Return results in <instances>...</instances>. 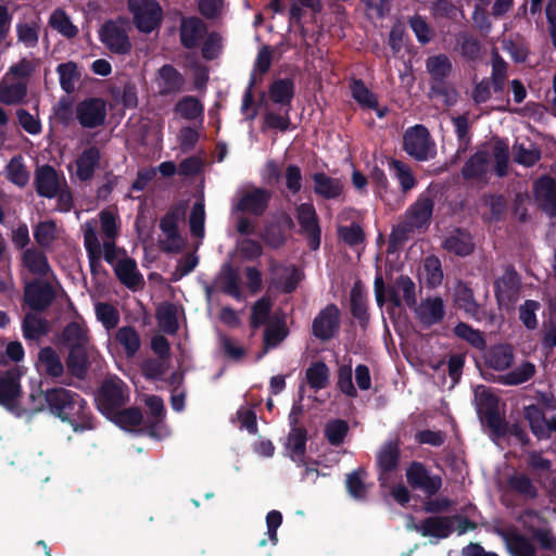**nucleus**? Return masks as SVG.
<instances>
[{
  "label": "nucleus",
  "instance_id": "nucleus-1",
  "mask_svg": "<svg viewBox=\"0 0 556 556\" xmlns=\"http://www.w3.org/2000/svg\"><path fill=\"white\" fill-rule=\"evenodd\" d=\"M45 399L51 412L67 421L74 431H84L92 428L90 412L86 402L77 394H73L66 389L55 388L48 390Z\"/></svg>",
  "mask_w": 556,
  "mask_h": 556
},
{
  "label": "nucleus",
  "instance_id": "nucleus-2",
  "mask_svg": "<svg viewBox=\"0 0 556 556\" xmlns=\"http://www.w3.org/2000/svg\"><path fill=\"white\" fill-rule=\"evenodd\" d=\"M130 24L126 18L105 22L99 29V40L114 54H127L131 50Z\"/></svg>",
  "mask_w": 556,
  "mask_h": 556
},
{
  "label": "nucleus",
  "instance_id": "nucleus-3",
  "mask_svg": "<svg viewBox=\"0 0 556 556\" xmlns=\"http://www.w3.org/2000/svg\"><path fill=\"white\" fill-rule=\"evenodd\" d=\"M99 239L101 241L102 248L104 249V260L109 264H113L118 254V250L115 243L121 231L118 213L111 208L102 210L99 213Z\"/></svg>",
  "mask_w": 556,
  "mask_h": 556
},
{
  "label": "nucleus",
  "instance_id": "nucleus-4",
  "mask_svg": "<svg viewBox=\"0 0 556 556\" xmlns=\"http://www.w3.org/2000/svg\"><path fill=\"white\" fill-rule=\"evenodd\" d=\"M404 150L417 161H427L435 155V143L422 125L408 128L404 135Z\"/></svg>",
  "mask_w": 556,
  "mask_h": 556
},
{
  "label": "nucleus",
  "instance_id": "nucleus-5",
  "mask_svg": "<svg viewBox=\"0 0 556 556\" xmlns=\"http://www.w3.org/2000/svg\"><path fill=\"white\" fill-rule=\"evenodd\" d=\"M136 27L142 33H151L162 21V8L155 0H128Z\"/></svg>",
  "mask_w": 556,
  "mask_h": 556
},
{
  "label": "nucleus",
  "instance_id": "nucleus-6",
  "mask_svg": "<svg viewBox=\"0 0 556 556\" xmlns=\"http://www.w3.org/2000/svg\"><path fill=\"white\" fill-rule=\"evenodd\" d=\"M271 199L270 191L248 187L237 191L233 211L248 213L254 216H261L265 213Z\"/></svg>",
  "mask_w": 556,
  "mask_h": 556
},
{
  "label": "nucleus",
  "instance_id": "nucleus-7",
  "mask_svg": "<svg viewBox=\"0 0 556 556\" xmlns=\"http://www.w3.org/2000/svg\"><path fill=\"white\" fill-rule=\"evenodd\" d=\"M433 201L427 195H420L407 210L404 222L399 226L403 232L426 227L432 216Z\"/></svg>",
  "mask_w": 556,
  "mask_h": 556
},
{
  "label": "nucleus",
  "instance_id": "nucleus-8",
  "mask_svg": "<svg viewBox=\"0 0 556 556\" xmlns=\"http://www.w3.org/2000/svg\"><path fill=\"white\" fill-rule=\"evenodd\" d=\"M126 400L125 383L118 378L106 379L97 397L99 407L106 413L121 407L126 403Z\"/></svg>",
  "mask_w": 556,
  "mask_h": 556
},
{
  "label": "nucleus",
  "instance_id": "nucleus-9",
  "mask_svg": "<svg viewBox=\"0 0 556 556\" xmlns=\"http://www.w3.org/2000/svg\"><path fill=\"white\" fill-rule=\"evenodd\" d=\"M76 117L85 128L101 126L106 117V104L98 98L84 100L76 106Z\"/></svg>",
  "mask_w": 556,
  "mask_h": 556
},
{
  "label": "nucleus",
  "instance_id": "nucleus-10",
  "mask_svg": "<svg viewBox=\"0 0 556 556\" xmlns=\"http://www.w3.org/2000/svg\"><path fill=\"white\" fill-rule=\"evenodd\" d=\"M406 479L414 489H419L428 495L435 494L442 480L439 476H431L420 463H412L406 469Z\"/></svg>",
  "mask_w": 556,
  "mask_h": 556
},
{
  "label": "nucleus",
  "instance_id": "nucleus-11",
  "mask_svg": "<svg viewBox=\"0 0 556 556\" xmlns=\"http://www.w3.org/2000/svg\"><path fill=\"white\" fill-rule=\"evenodd\" d=\"M98 223L93 219L81 225L84 235V245L88 254L90 268L97 273L101 267V258H104V249L101 245L99 235L97 232Z\"/></svg>",
  "mask_w": 556,
  "mask_h": 556
},
{
  "label": "nucleus",
  "instance_id": "nucleus-12",
  "mask_svg": "<svg viewBox=\"0 0 556 556\" xmlns=\"http://www.w3.org/2000/svg\"><path fill=\"white\" fill-rule=\"evenodd\" d=\"M65 184V179L50 165H42L35 173L36 190L40 197L54 198Z\"/></svg>",
  "mask_w": 556,
  "mask_h": 556
},
{
  "label": "nucleus",
  "instance_id": "nucleus-13",
  "mask_svg": "<svg viewBox=\"0 0 556 556\" xmlns=\"http://www.w3.org/2000/svg\"><path fill=\"white\" fill-rule=\"evenodd\" d=\"M339 316L336 305L326 306L313 320V334L323 341L331 339L339 329Z\"/></svg>",
  "mask_w": 556,
  "mask_h": 556
},
{
  "label": "nucleus",
  "instance_id": "nucleus-14",
  "mask_svg": "<svg viewBox=\"0 0 556 556\" xmlns=\"http://www.w3.org/2000/svg\"><path fill=\"white\" fill-rule=\"evenodd\" d=\"M418 321L426 326L440 323L445 315L444 302L439 296H429L420 301L414 308Z\"/></svg>",
  "mask_w": 556,
  "mask_h": 556
},
{
  "label": "nucleus",
  "instance_id": "nucleus-15",
  "mask_svg": "<svg viewBox=\"0 0 556 556\" xmlns=\"http://www.w3.org/2000/svg\"><path fill=\"white\" fill-rule=\"evenodd\" d=\"M475 401L478 414L488 420L492 427H497V397L490 391V389L480 386L475 390Z\"/></svg>",
  "mask_w": 556,
  "mask_h": 556
},
{
  "label": "nucleus",
  "instance_id": "nucleus-16",
  "mask_svg": "<svg viewBox=\"0 0 556 556\" xmlns=\"http://www.w3.org/2000/svg\"><path fill=\"white\" fill-rule=\"evenodd\" d=\"M519 285V278L514 270H506L495 281V293L501 306H509L518 299Z\"/></svg>",
  "mask_w": 556,
  "mask_h": 556
},
{
  "label": "nucleus",
  "instance_id": "nucleus-17",
  "mask_svg": "<svg viewBox=\"0 0 556 556\" xmlns=\"http://www.w3.org/2000/svg\"><path fill=\"white\" fill-rule=\"evenodd\" d=\"M525 417L529 421L533 434L539 439L547 438L552 432H556V417L546 418L535 405L525 408Z\"/></svg>",
  "mask_w": 556,
  "mask_h": 556
},
{
  "label": "nucleus",
  "instance_id": "nucleus-18",
  "mask_svg": "<svg viewBox=\"0 0 556 556\" xmlns=\"http://www.w3.org/2000/svg\"><path fill=\"white\" fill-rule=\"evenodd\" d=\"M27 96V81L12 79L5 75L0 80V103L16 105L24 101Z\"/></svg>",
  "mask_w": 556,
  "mask_h": 556
},
{
  "label": "nucleus",
  "instance_id": "nucleus-19",
  "mask_svg": "<svg viewBox=\"0 0 556 556\" xmlns=\"http://www.w3.org/2000/svg\"><path fill=\"white\" fill-rule=\"evenodd\" d=\"M215 286L224 293L235 298L238 301L243 300V294L240 286L239 273L226 263L222 266L219 274L215 278Z\"/></svg>",
  "mask_w": 556,
  "mask_h": 556
},
{
  "label": "nucleus",
  "instance_id": "nucleus-20",
  "mask_svg": "<svg viewBox=\"0 0 556 556\" xmlns=\"http://www.w3.org/2000/svg\"><path fill=\"white\" fill-rule=\"evenodd\" d=\"M442 248L448 253L467 256L473 251L475 243L469 232L454 229L444 237Z\"/></svg>",
  "mask_w": 556,
  "mask_h": 556
},
{
  "label": "nucleus",
  "instance_id": "nucleus-21",
  "mask_svg": "<svg viewBox=\"0 0 556 556\" xmlns=\"http://www.w3.org/2000/svg\"><path fill=\"white\" fill-rule=\"evenodd\" d=\"M114 271L118 280L129 289H137L143 285L142 275L139 273L137 264L129 257L115 260L113 264Z\"/></svg>",
  "mask_w": 556,
  "mask_h": 556
},
{
  "label": "nucleus",
  "instance_id": "nucleus-22",
  "mask_svg": "<svg viewBox=\"0 0 556 556\" xmlns=\"http://www.w3.org/2000/svg\"><path fill=\"white\" fill-rule=\"evenodd\" d=\"M54 299L52 287L43 282H31L25 287V302L34 309L46 308Z\"/></svg>",
  "mask_w": 556,
  "mask_h": 556
},
{
  "label": "nucleus",
  "instance_id": "nucleus-23",
  "mask_svg": "<svg viewBox=\"0 0 556 556\" xmlns=\"http://www.w3.org/2000/svg\"><path fill=\"white\" fill-rule=\"evenodd\" d=\"M296 212L302 230L309 236L311 247L316 249L319 245L320 230L314 206L309 203H303L296 208Z\"/></svg>",
  "mask_w": 556,
  "mask_h": 556
},
{
  "label": "nucleus",
  "instance_id": "nucleus-24",
  "mask_svg": "<svg viewBox=\"0 0 556 556\" xmlns=\"http://www.w3.org/2000/svg\"><path fill=\"white\" fill-rule=\"evenodd\" d=\"M160 228L163 233V238L161 239L162 249L167 252L180 251L185 242L178 235L175 217L168 215L162 218Z\"/></svg>",
  "mask_w": 556,
  "mask_h": 556
},
{
  "label": "nucleus",
  "instance_id": "nucleus-25",
  "mask_svg": "<svg viewBox=\"0 0 556 556\" xmlns=\"http://www.w3.org/2000/svg\"><path fill=\"white\" fill-rule=\"evenodd\" d=\"M182 84L181 75L172 65H164L159 70L155 85L161 94L177 92Z\"/></svg>",
  "mask_w": 556,
  "mask_h": 556
},
{
  "label": "nucleus",
  "instance_id": "nucleus-26",
  "mask_svg": "<svg viewBox=\"0 0 556 556\" xmlns=\"http://www.w3.org/2000/svg\"><path fill=\"white\" fill-rule=\"evenodd\" d=\"M400 457V447L396 440L386 442L377 454V463L381 470L380 481L384 483L383 475L394 470Z\"/></svg>",
  "mask_w": 556,
  "mask_h": 556
},
{
  "label": "nucleus",
  "instance_id": "nucleus-27",
  "mask_svg": "<svg viewBox=\"0 0 556 556\" xmlns=\"http://www.w3.org/2000/svg\"><path fill=\"white\" fill-rule=\"evenodd\" d=\"M62 342L68 350L92 346L87 327L76 321L65 327L62 333Z\"/></svg>",
  "mask_w": 556,
  "mask_h": 556
},
{
  "label": "nucleus",
  "instance_id": "nucleus-28",
  "mask_svg": "<svg viewBox=\"0 0 556 556\" xmlns=\"http://www.w3.org/2000/svg\"><path fill=\"white\" fill-rule=\"evenodd\" d=\"M21 393L18 377L14 371L0 374V404L12 407Z\"/></svg>",
  "mask_w": 556,
  "mask_h": 556
},
{
  "label": "nucleus",
  "instance_id": "nucleus-29",
  "mask_svg": "<svg viewBox=\"0 0 556 556\" xmlns=\"http://www.w3.org/2000/svg\"><path fill=\"white\" fill-rule=\"evenodd\" d=\"M491 164L486 151H478L464 165L462 174L466 179H484Z\"/></svg>",
  "mask_w": 556,
  "mask_h": 556
},
{
  "label": "nucleus",
  "instance_id": "nucleus-30",
  "mask_svg": "<svg viewBox=\"0 0 556 556\" xmlns=\"http://www.w3.org/2000/svg\"><path fill=\"white\" fill-rule=\"evenodd\" d=\"M454 300L456 305L472 318L477 320L482 318V309L473 300V293L467 285L458 282L455 286Z\"/></svg>",
  "mask_w": 556,
  "mask_h": 556
},
{
  "label": "nucleus",
  "instance_id": "nucleus-31",
  "mask_svg": "<svg viewBox=\"0 0 556 556\" xmlns=\"http://www.w3.org/2000/svg\"><path fill=\"white\" fill-rule=\"evenodd\" d=\"M37 366L39 370L52 378L61 377L64 372V366L60 355L50 346L39 351Z\"/></svg>",
  "mask_w": 556,
  "mask_h": 556
},
{
  "label": "nucleus",
  "instance_id": "nucleus-32",
  "mask_svg": "<svg viewBox=\"0 0 556 556\" xmlns=\"http://www.w3.org/2000/svg\"><path fill=\"white\" fill-rule=\"evenodd\" d=\"M314 192L325 199H337L343 190V184L338 178H332L324 173L314 174Z\"/></svg>",
  "mask_w": 556,
  "mask_h": 556
},
{
  "label": "nucleus",
  "instance_id": "nucleus-33",
  "mask_svg": "<svg viewBox=\"0 0 556 556\" xmlns=\"http://www.w3.org/2000/svg\"><path fill=\"white\" fill-rule=\"evenodd\" d=\"M206 29L204 23L198 17L185 18L180 26L181 42L186 48L197 47Z\"/></svg>",
  "mask_w": 556,
  "mask_h": 556
},
{
  "label": "nucleus",
  "instance_id": "nucleus-34",
  "mask_svg": "<svg viewBox=\"0 0 556 556\" xmlns=\"http://www.w3.org/2000/svg\"><path fill=\"white\" fill-rule=\"evenodd\" d=\"M534 193L544 210L554 214L556 210V182L549 177H543L535 182Z\"/></svg>",
  "mask_w": 556,
  "mask_h": 556
},
{
  "label": "nucleus",
  "instance_id": "nucleus-35",
  "mask_svg": "<svg viewBox=\"0 0 556 556\" xmlns=\"http://www.w3.org/2000/svg\"><path fill=\"white\" fill-rule=\"evenodd\" d=\"M287 450L290 458L300 464H305L306 431L300 427H293L288 435Z\"/></svg>",
  "mask_w": 556,
  "mask_h": 556
},
{
  "label": "nucleus",
  "instance_id": "nucleus-36",
  "mask_svg": "<svg viewBox=\"0 0 556 556\" xmlns=\"http://www.w3.org/2000/svg\"><path fill=\"white\" fill-rule=\"evenodd\" d=\"M114 339L123 349L127 357H132L140 350L141 339L137 330L130 326H124L116 330Z\"/></svg>",
  "mask_w": 556,
  "mask_h": 556
},
{
  "label": "nucleus",
  "instance_id": "nucleus-37",
  "mask_svg": "<svg viewBox=\"0 0 556 556\" xmlns=\"http://www.w3.org/2000/svg\"><path fill=\"white\" fill-rule=\"evenodd\" d=\"M93 354V346L70 350L66 362L70 372L81 378L87 370L89 358L92 357Z\"/></svg>",
  "mask_w": 556,
  "mask_h": 556
},
{
  "label": "nucleus",
  "instance_id": "nucleus-38",
  "mask_svg": "<svg viewBox=\"0 0 556 556\" xmlns=\"http://www.w3.org/2000/svg\"><path fill=\"white\" fill-rule=\"evenodd\" d=\"M100 152L97 148L85 150L76 160V175L80 180H88L92 177L99 164Z\"/></svg>",
  "mask_w": 556,
  "mask_h": 556
},
{
  "label": "nucleus",
  "instance_id": "nucleus-39",
  "mask_svg": "<svg viewBox=\"0 0 556 556\" xmlns=\"http://www.w3.org/2000/svg\"><path fill=\"white\" fill-rule=\"evenodd\" d=\"M22 261L24 266L34 275L46 276L51 269L46 254L37 249L25 250Z\"/></svg>",
  "mask_w": 556,
  "mask_h": 556
},
{
  "label": "nucleus",
  "instance_id": "nucleus-40",
  "mask_svg": "<svg viewBox=\"0 0 556 556\" xmlns=\"http://www.w3.org/2000/svg\"><path fill=\"white\" fill-rule=\"evenodd\" d=\"M293 222L289 216H283L279 225L269 224L262 235L263 240L270 247L278 248L285 242V230L291 229Z\"/></svg>",
  "mask_w": 556,
  "mask_h": 556
},
{
  "label": "nucleus",
  "instance_id": "nucleus-41",
  "mask_svg": "<svg viewBox=\"0 0 556 556\" xmlns=\"http://www.w3.org/2000/svg\"><path fill=\"white\" fill-rule=\"evenodd\" d=\"M159 327L166 333L173 334L178 329V308L170 303H164L156 311Z\"/></svg>",
  "mask_w": 556,
  "mask_h": 556
},
{
  "label": "nucleus",
  "instance_id": "nucleus-42",
  "mask_svg": "<svg viewBox=\"0 0 556 556\" xmlns=\"http://www.w3.org/2000/svg\"><path fill=\"white\" fill-rule=\"evenodd\" d=\"M506 546L513 556H535L533 543L519 533H508L505 536Z\"/></svg>",
  "mask_w": 556,
  "mask_h": 556
},
{
  "label": "nucleus",
  "instance_id": "nucleus-43",
  "mask_svg": "<svg viewBox=\"0 0 556 556\" xmlns=\"http://www.w3.org/2000/svg\"><path fill=\"white\" fill-rule=\"evenodd\" d=\"M352 96L363 106L377 110L378 117L386 115V109L379 110L375 94L359 80L352 84Z\"/></svg>",
  "mask_w": 556,
  "mask_h": 556
},
{
  "label": "nucleus",
  "instance_id": "nucleus-44",
  "mask_svg": "<svg viewBox=\"0 0 556 556\" xmlns=\"http://www.w3.org/2000/svg\"><path fill=\"white\" fill-rule=\"evenodd\" d=\"M451 532V520L443 517H430L420 525L422 536L446 538Z\"/></svg>",
  "mask_w": 556,
  "mask_h": 556
},
{
  "label": "nucleus",
  "instance_id": "nucleus-45",
  "mask_svg": "<svg viewBox=\"0 0 556 556\" xmlns=\"http://www.w3.org/2000/svg\"><path fill=\"white\" fill-rule=\"evenodd\" d=\"M61 229L52 220L40 222L34 229V238L42 248H49L59 237Z\"/></svg>",
  "mask_w": 556,
  "mask_h": 556
},
{
  "label": "nucleus",
  "instance_id": "nucleus-46",
  "mask_svg": "<svg viewBox=\"0 0 556 556\" xmlns=\"http://www.w3.org/2000/svg\"><path fill=\"white\" fill-rule=\"evenodd\" d=\"M306 380L314 390L325 389L329 383V368L323 362L312 364L306 369Z\"/></svg>",
  "mask_w": 556,
  "mask_h": 556
},
{
  "label": "nucleus",
  "instance_id": "nucleus-47",
  "mask_svg": "<svg viewBox=\"0 0 556 556\" xmlns=\"http://www.w3.org/2000/svg\"><path fill=\"white\" fill-rule=\"evenodd\" d=\"M49 24L53 29L66 38H74L78 34V28L61 9H56L52 12L49 18Z\"/></svg>",
  "mask_w": 556,
  "mask_h": 556
},
{
  "label": "nucleus",
  "instance_id": "nucleus-48",
  "mask_svg": "<svg viewBox=\"0 0 556 556\" xmlns=\"http://www.w3.org/2000/svg\"><path fill=\"white\" fill-rule=\"evenodd\" d=\"M56 72L59 74L60 85L62 89L71 93L75 90L76 83L80 78L77 65L74 62L62 63L58 66Z\"/></svg>",
  "mask_w": 556,
  "mask_h": 556
},
{
  "label": "nucleus",
  "instance_id": "nucleus-49",
  "mask_svg": "<svg viewBox=\"0 0 556 556\" xmlns=\"http://www.w3.org/2000/svg\"><path fill=\"white\" fill-rule=\"evenodd\" d=\"M513 362V351L507 345H497L490 350L486 363L496 370H504L510 366Z\"/></svg>",
  "mask_w": 556,
  "mask_h": 556
},
{
  "label": "nucleus",
  "instance_id": "nucleus-50",
  "mask_svg": "<svg viewBox=\"0 0 556 556\" xmlns=\"http://www.w3.org/2000/svg\"><path fill=\"white\" fill-rule=\"evenodd\" d=\"M420 275L429 287L434 288L441 285L443 280V271L440 260L434 256L427 257L424 262Z\"/></svg>",
  "mask_w": 556,
  "mask_h": 556
},
{
  "label": "nucleus",
  "instance_id": "nucleus-51",
  "mask_svg": "<svg viewBox=\"0 0 556 556\" xmlns=\"http://www.w3.org/2000/svg\"><path fill=\"white\" fill-rule=\"evenodd\" d=\"M488 154L490 162H494V169L497 176H505L509 160L508 146L503 142H496Z\"/></svg>",
  "mask_w": 556,
  "mask_h": 556
},
{
  "label": "nucleus",
  "instance_id": "nucleus-52",
  "mask_svg": "<svg viewBox=\"0 0 556 556\" xmlns=\"http://www.w3.org/2000/svg\"><path fill=\"white\" fill-rule=\"evenodd\" d=\"M8 179L18 187H24L29 181V173L24 165L22 156L13 157L7 165Z\"/></svg>",
  "mask_w": 556,
  "mask_h": 556
},
{
  "label": "nucleus",
  "instance_id": "nucleus-53",
  "mask_svg": "<svg viewBox=\"0 0 556 556\" xmlns=\"http://www.w3.org/2000/svg\"><path fill=\"white\" fill-rule=\"evenodd\" d=\"M427 70L434 80H442L451 73L452 64L446 55L439 54L427 60Z\"/></svg>",
  "mask_w": 556,
  "mask_h": 556
},
{
  "label": "nucleus",
  "instance_id": "nucleus-54",
  "mask_svg": "<svg viewBox=\"0 0 556 556\" xmlns=\"http://www.w3.org/2000/svg\"><path fill=\"white\" fill-rule=\"evenodd\" d=\"M366 472L357 469L346 477V489L350 495L356 500L365 498L367 493V484L365 482Z\"/></svg>",
  "mask_w": 556,
  "mask_h": 556
},
{
  "label": "nucleus",
  "instance_id": "nucleus-55",
  "mask_svg": "<svg viewBox=\"0 0 556 556\" xmlns=\"http://www.w3.org/2000/svg\"><path fill=\"white\" fill-rule=\"evenodd\" d=\"M175 112L186 119H195L203 114V105L194 97H185L175 106Z\"/></svg>",
  "mask_w": 556,
  "mask_h": 556
},
{
  "label": "nucleus",
  "instance_id": "nucleus-56",
  "mask_svg": "<svg viewBox=\"0 0 556 556\" xmlns=\"http://www.w3.org/2000/svg\"><path fill=\"white\" fill-rule=\"evenodd\" d=\"M514 160L523 166H532L540 159V151L533 144L516 143L513 148Z\"/></svg>",
  "mask_w": 556,
  "mask_h": 556
},
{
  "label": "nucleus",
  "instance_id": "nucleus-57",
  "mask_svg": "<svg viewBox=\"0 0 556 556\" xmlns=\"http://www.w3.org/2000/svg\"><path fill=\"white\" fill-rule=\"evenodd\" d=\"M48 331V326L45 319L28 314L23 321V332L26 339H39Z\"/></svg>",
  "mask_w": 556,
  "mask_h": 556
},
{
  "label": "nucleus",
  "instance_id": "nucleus-58",
  "mask_svg": "<svg viewBox=\"0 0 556 556\" xmlns=\"http://www.w3.org/2000/svg\"><path fill=\"white\" fill-rule=\"evenodd\" d=\"M454 332L458 338L465 340L476 349L483 350L485 348V340L482 333L465 323L457 324L454 328Z\"/></svg>",
  "mask_w": 556,
  "mask_h": 556
},
{
  "label": "nucleus",
  "instance_id": "nucleus-59",
  "mask_svg": "<svg viewBox=\"0 0 556 556\" xmlns=\"http://www.w3.org/2000/svg\"><path fill=\"white\" fill-rule=\"evenodd\" d=\"M535 372V366L532 363L525 362L513 371L502 377V381L507 386H516L529 380Z\"/></svg>",
  "mask_w": 556,
  "mask_h": 556
},
{
  "label": "nucleus",
  "instance_id": "nucleus-60",
  "mask_svg": "<svg viewBox=\"0 0 556 556\" xmlns=\"http://www.w3.org/2000/svg\"><path fill=\"white\" fill-rule=\"evenodd\" d=\"M36 68L37 62L35 60L23 58L17 63L11 65L4 75L12 79L27 81V78L33 75Z\"/></svg>",
  "mask_w": 556,
  "mask_h": 556
},
{
  "label": "nucleus",
  "instance_id": "nucleus-61",
  "mask_svg": "<svg viewBox=\"0 0 556 556\" xmlns=\"http://www.w3.org/2000/svg\"><path fill=\"white\" fill-rule=\"evenodd\" d=\"M269 93L275 103L289 104L293 96V84L288 79L277 80L271 85Z\"/></svg>",
  "mask_w": 556,
  "mask_h": 556
},
{
  "label": "nucleus",
  "instance_id": "nucleus-62",
  "mask_svg": "<svg viewBox=\"0 0 556 556\" xmlns=\"http://www.w3.org/2000/svg\"><path fill=\"white\" fill-rule=\"evenodd\" d=\"M508 484L518 494L526 498H534L536 489L531 479L523 473H516L508 479Z\"/></svg>",
  "mask_w": 556,
  "mask_h": 556
},
{
  "label": "nucleus",
  "instance_id": "nucleus-63",
  "mask_svg": "<svg viewBox=\"0 0 556 556\" xmlns=\"http://www.w3.org/2000/svg\"><path fill=\"white\" fill-rule=\"evenodd\" d=\"M375 295L378 305L381 307L386 301H390L394 306L401 305V298L394 288L386 290L384 282L381 276L375 279Z\"/></svg>",
  "mask_w": 556,
  "mask_h": 556
},
{
  "label": "nucleus",
  "instance_id": "nucleus-64",
  "mask_svg": "<svg viewBox=\"0 0 556 556\" xmlns=\"http://www.w3.org/2000/svg\"><path fill=\"white\" fill-rule=\"evenodd\" d=\"M391 168L393 169L403 191H408L415 187V177L406 164L401 161L393 160L391 162Z\"/></svg>",
  "mask_w": 556,
  "mask_h": 556
}]
</instances>
